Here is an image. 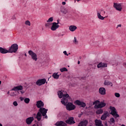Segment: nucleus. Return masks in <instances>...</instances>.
<instances>
[{
    "label": "nucleus",
    "mask_w": 126,
    "mask_h": 126,
    "mask_svg": "<svg viewBox=\"0 0 126 126\" xmlns=\"http://www.w3.org/2000/svg\"><path fill=\"white\" fill-rule=\"evenodd\" d=\"M73 43L75 45H78V40H77L76 37H74V40H73Z\"/></svg>",
    "instance_id": "28"
},
{
    "label": "nucleus",
    "mask_w": 126,
    "mask_h": 126,
    "mask_svg": "<svg viewBox=\"0 0 126 126\" xmlns=\"http://www.w3.org/2000/svg\"><path fill=\"white\" fill-rule=\"evenodd\" d=\"M47 112L48 109H46L45 108L39 109L38 113L36 114L35 119H36L38 122H40L42 118V115L43 117H44V118H45V119H48V116H47Z\"/></svg>",
    "instance_id": "2"
},
{
    "label": "nucleus",
    "mask_w": 126,
    "mask_h": 126,
    "mask_svg": "<svg viewBox=\"0 0 126 126\" xmlns=\"http://www.w3.org/2000/svg\"><path fill=\"white\" fill-rule=\"evenodd\" d=\"M51 25H52V23L47 22L45 24V26L46 28H50L51 27Z\"/></svg>",
    "instance_id": "30"
},
{
    "label": "nucleus",
    "mask_w": 126,
    "mask_h": 126,
    "mask_svg": "<svg viewBox=\"0 0 126 126\" xmlns=\"http://www.w3.org/2000/svg\"><path fill=\"white\" fill-rule=\"evenodd\" d=\"M33 121H34V117H30L26 119V123L27 125H28V126H30V125H31V124L33 123Z\"/></svg>",
    "instance_id": "13"
},
{
    "label": "nucleus",
    "mask_w": 126,
    "mask_h": 126,
    "mask_svg": "<svg viewBox=\"0 0 126 126\" xmlns=\"http://www.w3.org/2000/svg\"><path fill=\"white\" fill-rule=\"evenodd\" d=\"M13 105H14L15 107H17V106H18V103H17V101H15L13 102Z\"/></svg>",
    "instance_id": "37"
},
{
    "label": "nucleus",
    "mask_w": 126,
    "mask_h": 126,
    "mask_svg": "<svg viewBox=\"0 0 126 126\" xmlns=\"http://www.w3.org/2000/svg\"><path fill=\"white\" fill-rule=\"evenodd\" d=\"M98 68H100V67H107V63H100L97 64Z\"/></svg>",
    "instance_id": "24"
},
{
    "label": "nucleus",
    "mask_w": 126,
    "mask_h": 126,
    "mask_svg": "<svg viewBox=\"0 0 126 126\" xmlns=\"http://www.w3.org/2000/svg\"><path fill=\"white\" fill-rule=\"evenodd\" d=\"M117 27H122V25L121 24L118 25Z\"/></svg>",
    "instance_id": "45"
},
{
    "label": "nucleus",
    "mask_w": 126,
    "mask_h": 126,
    "mask_svg": "<svg viewBox=\"0 0 126 126\" xmlns=\"http://www.w3.org/2000/svg\"><path fill=\"white\" fill-rule=\"evenodd\" d=\"M29 55L31 56L32 61H34V62H37V61H38V58H37V54L32 51V50L29 51Z\"/></svg>",
    "instance_id": "6"
},
{
    "label": "nucleus",
    "mask_w": 126,
    "mask_h": 126,
    "mask_svg": "<svg viewBox=\"0 0 126 126\" xmlns=\"http://www.w3.org/2000/svg\"><path fill=\"white\" fill-rule=\"evenodd\" d=\"M25 57H27V54H26V53H25Z\"/></svg>",
    "instance_id": "49"
},
{
    "label": "nucleus",
    "mask_w": 126,
    "mask_h": 126,
    "mask_svg": "<svg viewBox=\"0 0 126 126\" xmlns=\"http://www.w3.org/2000/svg\"><path fill=\"white\" fill-rule=\"evenodd\" d=\"M60 11L63 14H66L67 13V9L64 6L61 7Z\"/></svg>",
    "instance_id": "19"
},
{
    "label": "nucleus",
    "mask_w": 126,
    "mask_h": 126,
    "mask_svg": "<svg viewBox=\"0 0 126 126\" xmlns=\"http://www.w3.org/2000/svg\"><path fill=\"white\" fill-rule=\"evenodd\" d=\"M24 102L26 103V104H29V102H30V99L29 98H26L24 99Z\"/></svg>",
    "instance_id": "33"
},
{
    "label": "nucleus",
    "mask_w": 126,
    "mask_h": 126,
    "mask_svg": "<svg viewBox=\"0 0 126 126\" xmlns=\"http://www.w3.org/2000/svg\"><path fill=\"white\" fill-rule=\"evenodd\" d=\"M109 123L110 125H113V126H114V125H115V119H114V118H111L110 119Z\"/></svg>",
    "instance_id": "27"
},
{
    "label": "nucleus",
    "mask_w": 126,
    "mask_h": 126,
    "mask_svg": "<svg viewBox=\"0 0 126 126\" xmlns=\"http://www.w3.org/2000/svg\"><path fill=\"white\" fill-rule=\"evenodd\" d=\"M19 94H20V93H21V94H24V93H25L24 91L19 90Z\"/></svg>",
    "instance_id": "40"
},
{
    "label": "nucleus",
    "mask_w": 126,
    "mask_h": 126,
    "mask_svg": "<svg viewBox=\"0 0 126 126\" xmlns=\"http://www.w3.org/2000/svg\"><path fill=\"white\" fill-rule=\"evenodd\" d=\"M106 106V103L104 102H101L98 104H95L94 105V109H102V108H104Z\"/></svg>",
    "instance_id": "10"
},
{
    "label": "nucleus",
    "mask_w": 126,
    "mask_h": 126,
    "mask_svg": "<svg viewBox=\"0 0 126 126\" xmlns=\"http://www.w3.org/2000/svg\"><path fill=\"white\" fill-rule=\"evenodd\" d=\"M59 28H60V25H58V24H57V23L56 22H53L52 24L51 30H52V31H56V30H57V29H59Z\"/></svg>",
    "instance_id": "9"
},
{
    "label": "nucleus",
    "mask_w": 126,
    "mask_h": 126,
    "mask_svg": "<svg viewBox=\"0 0 126 126\" xmlns=\"http://www.w3.org/2000/svg\"><path fill=\"white\" fill-rule=\"evenodd\" d=\"M98 12L100 13V14H101V15L104 16L105 15V14H106V11H105L103 10H99L98 11H97Z\"/></svg>",
    "instance_id": "29"
},
{
    "label": "nucleus",
    "mask_w": 126,
    "mask_h": 126,
    "mask_svg": "<svg viewBox=\"0 0 126 126\" xmlns=\"http://www.w3.org/2000/svg\"><path fill=\"white\" fill-rule=\"evenodd\" d=\"M18 50V45L16 43H14L12 44L9 48V53H16Z\"/></svg>",
    "instance_id": "4"
},
{
    "label": "nucleus",
    "mask_w": 126,
    "mask_h": 126,
    "mask_svg": "<svg viewBox=\"0 0 126 126\" xmlns=\"http://www.w3.org/2000/svg\"><path fill=\"white\" fill-rule=\"evenodd\" d=\"M105 126H108V124H107V122H106V123H105Z\"/></svg>",
    "instance_id": "46"
},
{
    "label": "nucleus",
    "mask_w": 126,
    "mask_h": 126,
    "mask_svg": "<svg viewBox=\"0 0 126 126\" xmlns=\"http://www.w3.org/2000/svg\"><path fill=\"white\" fill-rule=\"evenodd\" d=\"M104 85H107L108 86H113V83L109 81H105Z\"/></svg>",
    "instance_id": "25"
},
{
    "label": "nucleus",
    "mask_w": 126,
    "mask_h": 126,
    "mask_svg": "<svg viewBox=\"0 0 126 126\" xmlns=\"http://www.w3.org/2000/svg\"><path fill=\"white\" fill-rule=\"evenodd\" d=\"M52 76L55 79H59V77H60V75H58V73H54Z\"/></svg>",
    "instance_id": "26"
},
{
    "label": "nucleus",
    "mask_w": 126,
    "mask_h": 126,
    "mask_svg": "<svg viewBox=\"0 0 126 126\" xmlns=\"http://www.w3.org/2000/svg\"><path fill=\"white\" fill-rule=\"evenodd\" d=\"M78 117H79V118H80V117H81V115H79V116H78Z\"/></svg>",
    "instance_id": "53"
},
{
    "label": "nucleus",
    "mask_w": 126,
    "mask_h": 126,
    "mask_svg": "<svg viewBox=\"0 0 126 126\" xmlns=\"http://www.w3.org/2000/svg\"><path fill=\"white\" fill-rule=\"evenodd\" d=\"M98 92L100 95H106V89L104 87H101L99 89Z\"/></svg>",
    "instance_id": "15"
},
{
    "label": "nucleus",
    "mask_w": 126,
    "mask_h": 126,
    "mask_svg": "<svg viewBox=\"0 0 126 126\" xmlns=\"http://www.w3.org/2000/svg\"><path fill=\"white\" fill-rule=\"evenodd\" d=\"M113 6L116 10L118 11H122L123 9V6H122V3H114Z\"/></svg>",
    "instance_id": "7"
},
{
    "label": "nucleus",
    "mask_w": 126,
    "mask_h": 126,
    "mask_svg": "<svg viewBox=\"0 0 126 126\" xmlns=\"http://www.w3.org/2000/svg\"><path fill=\"white\" fill-rule=\"evenodd\" d=\"M96 13H97V18H98V19H99L100 20H104L105 19V17L101 15L102 14L100 12H98V11H97Z\"/></svg>",
    "instance_id": "20"
},
{
    "label": "nucleus",
    "mask_w": 126,
    "mask_h": 126,
    "mask_svg": "<svg viewBox=\"0 0 126 126\" xmlns=\"http://www.w3.org/2000/svg\"><path fill=\"white\" fill-rule=\"evenodd\" d=\"M98 103H100V101H99V100H95V101L93 103V104H94V105H97V104H98Z\"/></svg>",
    "instance_id": "38"
},
{
    "label": "nucleus",
    "mask_w": 126,
    "mask_h": 126,
    "mask_svg": "<svg viewBox=\"0 0 126 126\" xmlns=\"http://www.w3.org/2000/svg\"><path fill=\"white\" fill-rule=\"evenodd\" d=\"M96 113L97 115H100L101 114H103V109H98L96 110Z\"/></svg>",
    "instance_id": "31"
},
{
    "label": "nucleus",
    "mask_w": 126,
    "mask_h": 126,
    "mask_svg": "<svg viewBox=\"0 0 126 126\" xmlns=\"http://www.w3.org/2000/svg\"><path fill=\"white\" fill-rule=\"evenodd\" d=\"M115 97H117V98H120V97H121V94L118 93H115Z\"/></svg>",
    "instance_id": "36"
},
{
    "label": "nucleus",
    "mask_w": 126,
    "mask_h": 126,
    "mask_svg": "<svg viewBox=\"0 0 126 126\" xmlns=\"http://www.w3.org/2000/svg\"><path fill=\"white\" fill-rule=\"evenodd\" d=\"M46 81H47V80H46V79L45 78L40 79L36 81V85H38V86H41V85H43L45 84Z\"/></svg>",
    "instance_id": "8"
},
{
    "label": "nucleus",
    "mask_w": 126,
    "mask_h": 126,
    "mask_svg": "<svg viewBox=\"0 0 126 126\" xmlns=\"http://www.w3.org/2000/svg\"><path fill=\"white\" fill-rule=\"evenodd\" d=\"M95 125L96 126H103V124H102V121L101 120H98L96 119L94 121Z\"/></svg>",
    "instance_id": "23"
},
{
    "label": "nucleus",
    "mask_w": 126,
    "mask_h": 126,
    "mask_svg": "<svg viewBox=\"0 0 126 126\" xmlns=\"http://www.w3.org/2000/svg\"><path fill=\"white\" fill-rule=\"evenodd\" d=\"M63 54H64L65 56H67V57H68V54H67V52H66V51H64L63 52Z\"/></svg>",
    "instance_id": "39"
},
{
    "label": "nucleus",
    "mask_w": 126,
    "mask_h": 126,
    "mask_svg": "<svg viewBox=\"0 0 126 126\" xmlns=\"http://www.w3.org/2000/svg\"><path fill=\"white\" fill-rule=\"evenodd\" d=\"M59 97L63 98L61 100V103L66 106V108L67 111H72L75 109V105H73L72 103L68 102L70 101V96L68 94H66V92L64 91H59L58 92Z\"/></svg>",
    "instance_id": "1"
},
{
    "label": "nucleus",
    "mask_w": 126,
    "mask_h": 126,
    "mask_svg": "<svg viewBox=\"0 0 126 126\" xmlns=\"http://www.w3.org/2000/svg\"><path fill=\"white\" fill-rule=\"evenodd\" d=\"M20 100H21V101H23V100H25V99L24 97H20Z\"/></svg>",
    "instance_id": "42"
},
{
    "label": "nucleus",
    "mask_w": 126,
    "mask_h": 126,
    "mask_svg": "<svg viewBox=\"0 0 126 126\" xmlns=\"http://www.w3.org/2000/svg\"><path fill=\"white\" fill-rule=\"evenodd\" d=\"M76 29H77V27L76 26L71 25L69 27V30L71 31V32H74Z\"/></svg>",
    "instance_id": "21"
},
{
    "label": "nucleus",
    "mask_w": 126,
    "mask_h": 126,
    "mask_svg": "<svg viewBox=\"0 0 126 126\" xmlns=\"http://www.w3.org/2000/svg\"><path fill=\"white\" fill-rule=\"evenodd\" d=\"M0 84H1V81H0Z\"/></svg>",
    "instance_id": "52"
},
{
    "label": "nucleus",
    "mask_w": 126,
    "mask_h": 126,
    "mask_svg": "<svg viewBox=\"0 0 126 126\" xmlns=\"http://www.w3.org/2000/svg\"><path fill=\"white\" fill-rule=\"evenodd\" d=\"M57 24H58V25H59V24H60V20H57V23H56Z\"/></svg>",
    "instance_id": "44"
},
{
    "label": "nucleus",
    "mask_w": 126,
    "mask_h": 126,
    "mask_svg": "<svg viewBox=\"0 0 126 126\" xmlns=\"http://www.w3.org/2000/svg\"><path fill=\"white\" fill-rule=\"evenodd\" d=\"M80 63V61H78V64H79Z\"/></svg>",
    "instance_id": "48"
},
{
    "label": "nucleus",
    "mask_w": 126,
    "mask_h": 126,
    "mask_svg": "<svg viewBox=\"0 0 126 126\" xmlns=\"http://www.w3.org/2000/svg\"><path fill=\"white\" fill-rule=\"evenodd\" d=\"M7 94H8V95H9V94H10V93L9 92V91H8Z\"/></svg>",
    "instance_id": "47"
},
{
    "label": "nucleus",
    "mask_w": 126,
    "mask_h": 126,
    "mask_svg": "<svg viewBox=\"0 0 126 126\" xmlns=\"http://www.w3.org/2000/svg\"><path fill=\"white\" fill-rule=\"evenodd\" d=\"M37 126H42V123H38L37 124Z\"/></svg>",
    "instance_id": "41"
},
{
    "label": "nucleus",
    "mask_w": 126,
    "mask_h": 126,
    "mask_svg": "<svg viewBox=\"0 0 126 126\" xmlns=\"http://www.w3.org/2000/svg\"><path fill=\"white\" fill-rule=\"evenodd\" d=\"M65 1H63V2H62V4H63V5H65Z\"/></svg>",
    "instance_id": "43"
},
{
    "label": "nucleus",
    "mask_w": 126,
    "mask_h": 126,
    "mask_svg": "<svg viewBox=\"0 0 126 126\" xmlns=\"http://www.w3.org/2000/svg\"><path fill=\"white\" fill-rule=\"evenodd\" d=\"M53 21H54V17H51L48 19V20L47 21V22L52 23Z\"/></svg>",
    "instance_id": "32"
},
{
    "label": "nucleus",
    "mask_w": 126,
    "mask_h": 126,
    "mask_svg": "<svg viewBox=\"0 0 126 126\" xmlns=\"http://www.w3.org/2000/svg\"><path fill=\"white\" fill-rule=\"evenodd\" d=\"M88 124V121L87 120H83L81 121L78 126H87Z\"/></svg>",
    "instance_id": "18"
},
{
    "label": "nucleus",
    "mask_w": 126,
    "mask_h": 126,
    "mask_svg": "<svg viewBox=\"0 0 126 126\" xmlns=\"http://www.w3.org/2000/svg\"><path fill=\"white\" fill-rule=\"evenodd\" d=\"M0 126H2V124L0 123Z\"/></svg>",
    "instance_id": "51"
},
{
    "label": "nucleus",
    "mask_w": 126,
    "mask_h": 126,
    "mask_svg": "<svg viewBox=\"0 0 126 126\" xmlns=\"http://www.w3.org/2000/svg\"><path fill=\"white\" fill-rule=\"evenodd\" d=\"M23 89V87L22 86H19L16 87H14L11 90V91H15L12 92L10 93V95L11 97H15V96H17L18 94H19V90H22Z\"/></svg>",
    "instance_id": "3"
},
{
    "label": "nucleus",
    "mask_w": 126,
    "mask_h": 126,
    "mask_svg": "<svg viewBox=\"0 0 126 126\" xmlns=\"http://www.w3.org/2000/svg\"><path fill=\"white\" fill-rule=\"evenodd\" d=\"M109 109L111 111V115L114 117V118H119V117H120V115L117 113L115 107L110 106Z\"/></svg>",
    "instance_id": "5"
},
{
    "label": "nucleus",
    "mask_w": 126,
    "mask_h": 126,
    "mask_svg": "<svg viewBox=\"0 0 126 126\" xmlns=\"http://www.w3.org/2000/svg\"><path fill=\"white\" fill-rule=\"evenodd\" d=\"M0 53L1 54H7V53H9L8 50L2 48V47H0Z\"/></svg>",
    "instance_id": "22"
},
{
    "label": "nucleus",
    "mask_w": 126,
    "mask_h": 126,
    "mask_svg": "<svg viewBox=\"0 0 126 126\" xmlns=\"http://www.w3.org/2000/svg\"><path fill=\"white\" fill-rule=\"evenodd\" d=\"M108 116H109V112L108 111L104 112L101 117V120H102V121H105V120L107 119Z\"/></svg>",
    "instance_id": "17"
},
{
    "label": "nucleus",
    "mask_w": 126,
    "mask_h": 126,
    "mask_svg": "<svg viewBox=\"0 0 126 126\" xmlns=\"http://www.w3.org/2000/svg\"><path fill=\"white\" fill-rule=\"evenodd\" d=\"M25 24H26V25H27L28 26H30L31 25V23H30V21H29V20L26 21L25 22Z\"/></svg>",
    "instance_id": "35"
},
{
    "label": "nucleus",
    "mask_w": 126,
    "mask_h": 126,
    "mask_svg": "<svg viewBox=\"0 0 126 126\" xmlns=\"http://www.w3.org/2000/svg\"><path fill=\"white\" fill-rule=\"evenodd\" d=\"M65 123L68 125H73L75 124L74 121V118L73 117H69L67 120L65 121Z\"/></svg>",
    "instance_id": "12"
},
{
    "label": "nucleus",
    "mask_w": 126,
    "mask_h": 126,
    "mask_svg": "<svg viewBox=\"0 0 126 126\" xmlns=\"http://www.w3.org/2000/svg\"><path fill=\"white\" fill-rule=\"evenodd\" d=\"M77 0V1H80V0Z\"/></svg>",
    "instance_id": "50"
},
{
    "label": "nucleus",
    "mask_w": 126,
    "mask_h": 126,
    "mask_svg": "<svg viewBox=\"0 0 126 126\" xmlns=\"http://www.w3.org/2000/svg\"><path fill=\"white\" fill-rule=\"evenodd\" d=\"M34 115H36V114H34Z\"/></svg>",
    "instance_id": "55"
},
{
    "label": "nucleus",
    "mask_w": 126,
    "mask_h": 126,
    "mask_svg": "<svg viewBox=\"0 0 126 126\" xmlns=\"http://www.w3.org/2000/svg\"><path fill=\"white\" fill-rule=\"evenodd\" d=\"M60 71H61V72H63V71H67V69L66 67H63L60 68Z\"/></svg>",
    "instance_id": "34"
},
{
    "label": "nucleus",
    "mask_w": 126,
    "mask_h": 126,
    "mask_svg": "<svg viewBox=\"0 0 126 126\" xmlns=\"http://www.w3.org/2000/svg\"><path fill=\"white\" fill-rule=\"evenodd\" d=\"M36 106L39 109H45V108H43V107H44V102L41 100L37 101L36 102Z\"/></svg>",
    "instance_id": "11"
},
{
    "label": "nucleus",
    "mask_w": 126,
    "mask_h": 126,
    "mask_svg": "<svg viewBox=\"0 0 126 126\" xmlns=\"http://www.w3.org/2000/svg\"><path fill=\"white\" fill-rule=\"evenodd\" d=\"M68 55H70V53H68Z\"/></svg>",
    "instance_id": "54"
},
{
    "label": "nucleus",
    "mask_w": 126,
    "mask_h": 126,
    "mask_svg": "<svg viewBox=\"0 0 126 126\" xmlns=\"http://www.w3.org/2000/svg\"><path fill=\"white\" fill-rule=\"evenodd\" d=\"M75 103L77 105H78V106H81V107H82L83 108H84L86 106V104L85 103L81 102L80 100H76Z\"/></svg>",
    "instance_id": "16"
},
{
    "label": "nucleus",
    "mask_w": 126,
    "mask_h": 126,
    "mask_svg": "<svg viewBox=\"0 0 126 126\" xmlns=\"http://www.w3.org/2000/svg\"><path fill=\"white\" fill-rule=\"evenodd\" d=\"M56 126H66L67 125L63 121H58L55 124Z\"/></svg>",
    "instance_id": "14"
}]
</instances>
